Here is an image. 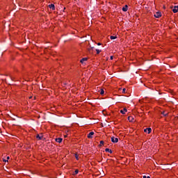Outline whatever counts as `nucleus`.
<instances>
[{
    "label": "nucleus",
    "mask_w": 178,
    "mask_h": 178,
    "mask_svg": "<svg viewBox=\"0 0 178 178\" xmlns=\"http://www.w3.org/2000/svg\"><path fill=\"white\" fill-rule=\"evenodd\" d=\"M9 159H10V157L7 156V161H9Z\"/></svg>",
    "instance_id": "393cba45"
},
{
    "label": "nucleus",
    "mask_w": 178,
    "mask_h": 178,
    "mask_svg": "<svg viewBox=\"0 0 178 178\" xmlns=\"http://www.w3.org/2000/svg\"><path fill=\"white\" fill-rule=\"evenodd\" d=\"M111 40H116V38H118L117 36H111L110 37Z\"/></svg>",
    "instance_id": "dca6fc26"
},
{
    "label": "nucleus",
    "mask_w": 178,
    "mask_h": 178,
    "mask_svg": "<svg viewBox=\"0 0 178 178\" xmlns=\"http://www.w3.org/2000/svg\"><path fill=\"white\" fill-rule=\"evenodd\" d=\"M161 16H162V15L161 14V12H156L154 14V17H156V19H159V17H161Z\"/></svg>",
    "instance_id": "f257e3e1"
},
{
    "label": "nucleus",
    "mask_w": 178,
    "mask_h": 178,
    "mask_svg": "<svg viewBox=\"0 0 178 178\" xmlns=\"http://www.w3.org/2000/svg\"><path fill=\"white\" fill-rule=\"evenodd\" d=\"M94 136V132H90L88 134V138H92V136Z\"/></svg>",
    "instance_id": "6e6552de"
},
{
    "label": "nucleus",
    "mask_w": 178,
    "mask_h": 178,
    "mask_svg": "<svg viewBox=\"0 0 178 178\" xmlns=\"http://www.w3.org/2000/svg\"><path fill=\"white\" fill-rule=\"evenodd\" d=\"M62 141H63V139L62 138H56V142L58 143L59 144H60V143H62Z\"/></svg>",
    "instance_id": "423d86ee"
},
{
    "label": "nucleus",
    "mask_w": 178,
    "mask_h": 178,
    "mask_svg": "<svg viewBox=\"0 0 178 178\" xmlns=\"http://www.w3.org/2000/svg\"><path fill=\"white\" fill-rule=\"evenodd\" d=\"M128 120L129 122H134V118L131 116L128 117Z\"/></svg>",
    "instance_id": "9b49d317"
},
{
    "label": "nucleus",
    "mask_w": 178,
    "mask_h": 178,
    "mask_svg": "<svg viewBox=\"0 0 178 178\" xmlns=\"http://www.w3.org/2000/svg\"><path fill=\"white\" fill-rule=\"evenodd\" d=\"M145 133H147L148 134H149V133H151V131H152V129H151V128H147L144 129Z\"/></svg>",
    "instance_id": "20e7f679"
},
{
    "label": "nucleus",
    "mask_w": 178,
    "mask_h": 178,
    "mask_svg": "<svg viewBox=\"0 0 178 178\" xmlns=\"http://www.w3.org/2000/svg\"><path fill=\"white\" fill-rule=\"evenodd\" d=\"M129 6L127 5H125L124 7L122 8L123 12H127Z\"/></svg>",
    "instance_id": "9d476101"
},
{
    "label": "nucleus",
    "mask_w": 178,
    "mask_h": 178,
    "mask_svg": "<svg viewBox=\"0 0 178 178\" xmlns=\"http://www.w3.org/2000/svg\"><path fill=\"white\" fill-rule=\"evenodd\" d=\"M143 178H151V177L149 176L147 177V176L145 175V176H143Z\"/></svg>",
    "instance_id": "412c9836"
},
{
    "label": "nucleus",
    "mask_w": 178,
    "mask_h": 178,
    "mask_svg": "<svg viewBox=\"0 0 178 178\" xmlns=\"http://www.w3.org/2000/svg\"><path fill=\"white\" fill-rule=\"evenodd\" d=\"M78 174H79V170H75L74 173H73V175L76 176V175H78Z\"/></svg>",
    "instance_id": "4468645a"
},
{
    "label": "nucleus",
    "mask_w": 178,
    "mask_h": 178,
    "mask_svg": "<svg viewBox=\"0 0 178 178\" xmlns=\"http://www.w3.org/2000/svg\"><path fill=\"white\" fill-rule=\"evenodd\" d=\"M104 93H105V91L104 90V89H101L100 90L101 95H104Z\"/></svg>",
    "instance_id": "2eb2a0df"
},
{
    "label": "nucleus",
    "mask_w": 178,
    "mask_h": 178,
    "mask_svg": "<svg viewBox=\"0 0 178 178\" xmlns=\"http://www.w3.org/2000/svg\"><path fill=\"white\" fill-rule=\"evenodd\" d=\"M173 13H177L178 12V6H174V8L172 9Z\"/></svg>",
    "instance_id": "39448f33"
},
{
    "label": "nucleus",
    "mask_w": 178,
    "mask_h": 178,
    "mask_svg": "<svg viewBox=\"0 0 178 178\" xmlns=\"http://www.w3.org/2000/svg\"><path fill=\"white\" fill-rule=\"evenodd\" d=\"M111 141H112V143H118L119 139L118 138L112 137L111 138Z\"/></svg>",
    "instance_id": "7ed1b4c3"
},
{
    "label": "nucleus",
    "mask_w": 178,
    "mask_h": 178,
    "mask_svg": "<svg viewBox=\"0 0 178 178\" xmlns=\"http://www.w3.org/2000/svg\"><path fill=\"white\" fill-rule=\"evenodd\" d=\"M122 92H126V88H124L123 90H122Z\"/></svg>",
    "instance_id": "5701e85b"
},
{
    "label": "nucleus",
    "mask_w": 178,
    "mask_h": 178,
    "mask_svg": "<svg viewBox=\"0 0 178 178\" xmlns=\"http://www.w3.org/2000/svg\"><path fill=\"white\" fill-rule=\"evenodd\" d=\"M74 156H75L76 161H79V154H74Z\"/></svg>",
    "instance_id": "aec40b11"
},
{
    "label": "nucleus",
    "mask_w": 178,
    "mask_h": 178,
    "mask_svg": "<svg viewBox=\"0 0 178 178\" xmlns=\"http://www.w3.org/2000/svg\"><path fill=\"white\" fill-rule=\"evenodd\" d=\"M97 45H101V43L100 42L97 43Z\"/></svg>",
    "instance_id": "a878e982"
},
{
    "label": "nucleus",
    "mask_w": 178,
    "mask_h": 178,
    "mask_svg": "<svg viewBox=\"0 0 178 178\" xmlns=\"http://www.w3.org/2000/svg\"><path fill=\"white\" fill-rule=\"evenodd\" d=\"M43 136L42 135V134L40 135V134H38L37 136H36V138L38 139V140H42V138H43Z\"/></svg>",
    "instance_id": "0eeeda50"
},
{
    "label": "nucleus",
    "mask_w": 178,
    "mask_h": 178,
    "mask_svg": "<svg viewBox=\"0 0 178 178\" xmlns=\"http://www.w3.org/2000/svg\"><path fill=\"white\" fill-rule=\"evenodd\" d=\"M3 162H8V160H6V159H3Z\"/></svg>",
    "instance_id": "b1692460"
},
{
    "label": "nucleus",
    "mask_w": 178,
    "mask_h": 178,
    "mask_svg": "<svg viewBox=\"0 0 178 178\" xmlns=\"http://www.w3.org/2000/svg\"><path fill=\"white\" fill-rule=\"evenodd\" d=\"M161 113H162V115H163V116H168V113H166L165 111L162 112Z\"/></svg>",
    "instance_id": "6ab92c4d"
},
{
    "label": "nucleus",
    "mask_w": 178,
    "mask_h": 178,
    "mask_svg": "<svg viewBox=\"0 0 178 178\" xmlns=\"http://www.w3.org/2000/svg\"><path fill=\"white\" fill-rule=\"evenodd\" d=\"M110 59H111V60H113V56H111L110 57Z\"/></svg>",
    "instance_id": "4be33fe9"
},
{
    "label": "nucleus",
    "mask_w": 178,
    "mask_h": 178,
    "mask_svg": "<svg viewBox=\"0 0 178 178\" xmlns=\"http://www.w3.org/2000/svg\"><path fill=\"white\" fill-rule=\"evenodd\" d=\"M104 140H101L100 144H99V147H102V145H104Z\"/></svg>",
    "instance_id": "f3484780"
},
{
    "label": "nucleus",
    "mask_w": 178,
    "mask_h": 178,
    "mask_svg": "<svg viewBox=\"0 0 178 178\" xmlns=\"http://www.w3.org/2000/svg\"><path fill=\"white\" fill-rule=\"evenodd\" d=\"M126 112H127V108H124L123 109L120 110V113H122V115H126Z\"/></svg>",
    "instance_id": "f03ea898"
},
{
    "label": "nucleus",
    "mask_w": 178,
    "mask_h": 178,
    "mask_svg": "<svg viewBox=\"0 0 178 178\" xmlns=\"http://www.w3.org/2000/svg\"><path fill=\"white\" fill-rule=\"evenodd\" d=\"M87 60V58H83L81 60H80V62H81V63H84V62H86Z\"/></svg>",
    "instance_id": "f8f14e48"
},
{
    "label": "nucleus",
    "mask_w": 178,
    "mask_h": 178,
    "mask_svg": "<svg viewBox=\"0 0 178 178\" xmlns=\"http://www.w3.org/2000/svg\"><path fill=\"white\" fill-rule=\"evenodd\" d=\"M97 54L99 55V54H101V50L96 49Z\"/></svg>",
    "instance_id": "a211bd4d"
},
{
    "label": "nucleus",
    "mask_w": 178,
    "mask_h": 178,
    "mask_svg": "<svg viewBox=\"0 0 178 178\" xmlns=\"http://www.w3.org/2000/svg\"><path fill=\"white\" fill-rule=\"evenodd\" d=\"M105 151H106V152H109L110 154H112V150L109 148H106Z\"/></svg>",
    "instance_id": "ddd939ff"
},
{
    "label": "nucleus",
    "mask_w": 178,
    "mask_h": 178,
    "mask_svg": "<svg viewBox=\"0 0 178 178\" xmlns=\"http://www.w3.org/2000/svg\"><path fill=\"white\" fill-rule=\"evenodd\" d=\"M49 8L50 9H52V10H55V5H54V4L49 5Z\"/></svg>",
    "instance_id": "1a4fd4ad"
}]
</instances>
